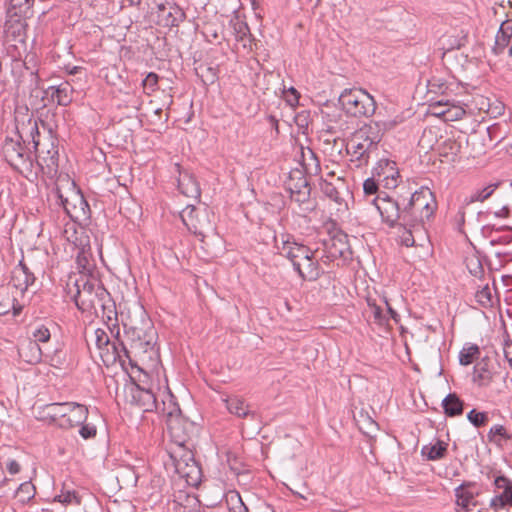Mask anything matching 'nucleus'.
Wrapping results in <instances>:
<instances>
[{"label": "nucleus", "mask_w": 512, "mask_h": 512, "mask_svg": "<svg viewBox=\"0 0 512 512\" xmlns=\"http://www.w3.org/2000/svg\"><path fill=\"white\" fill-rule=\"evenodd\" d=\"M25 111V113H21L20 111L16 112V130L12 136H6L2 145V152L6 161L12 167L21 172L32 171L34 166L31 152L27 151L24 146L25 141L31 140L33 143V149H37V146L39 145V128L37 120L28 113L27 108Z\"/></svg>", "instance_id": "nucleus-1"}, {"label": "nucleus", "mask_w": 512, "mask_h": 512, "mask_svg": "<svg viewBox=\"0 0 512 512\" xmlns=\"http://www.w3.org/2000/svg\"><path fill=\"white\" fill-rule=\"evenodd\" d=\"M372 203L382 217V220L391 227L399 219H402L407 224L409 222L408 215L418 210H420L421 221L428 220L433 215L436 207L433 193L428 188H421L419 191H415L402 211H400L399 203L389 196H377L372 200Z\"/></svg>", "instance_id": "nucleus-2"}, {"label": "nucleus", "mask_w": 512, "mask_h": 512, "mask_svg": "<svg viewBox=\"0 0 512 512\" xmlns=\"http://www.w3.org/2000/svg\"><path fill=\"white\" fill-rule=\"evenodd\" d=\"M125 334L130 342L131 352L134 353L135 356H138L144 362H151L152 365L158 363V335L157 331L149 320L144 321L140 327H129L125 331Z\"/></svg>", "instance_id": "nucleus-3"}, {"label": "nucleus", "mask_w": 512, "mask_h": 512, "mask_svg": "<svg viewBox=\"0 0 512 512\" xmlns=\"http://www.w3.org/2000/svg\"><path fill=\"white\" fill-rule=\"evenodd\" d=\"M88 408L76 402H55L47 404L43 409L44 420L65 430L72 429L87 421Z\"/></svg>", "instance_id": "nucleus-4"}, {"label": "nucleus", "mask_w": 512, "mask_h": 512, "mask_svg": "<svg viewBox=\"0 0 512 512\" xmlns=\"http://www.w3.org/2000/svg\"><path fill=\"white\" fill-rule=\"evenodd\" d=\"M380 141L378 127L369 123L354 133L347 146V151L359 162V165L367 164L370 155L378 149Z\"/></svg>", "instance_id": "nucleus-5"}, {"label": "nucleus", "mask_w": 512, "mask_h": 512, "mask_svg": "<svg viewBox=\"0 0 512 512\" xmlns=\"http://www.w3.org/2000/svg\"><path fill=\"white\" fill-rule=\"evenodd\" d=\"M339 103L347 114L354 117H369L376 110L374 97L361 88L345 89L339 96Z\"/></svg>", "instance_id": "nucleus-6"}, {"label": "nucleus", "mask_w": 512, "mask_h": 512, "mask_svg": "<svg viewBox=\"0 0 512 512\" xmlns=\"http://www.w3.org/2000/svg\"><path fill=\"white\" fill-rule=\"evenodd\" d=\"M29 81L31 96L40 98L41 102H44V99L48 97L61 106H67L72 102L73 88L69 82H62L57 86H49L47 89H40V78L38 74L34 72L29 73ZM45 105V103L42 104V106Z\"/></svg>", "instance_id": "nucleus-7"}, {"label": "nucleus", "mask_w": 512, "mask_h": 512, "mask_svg": "<svg viewBox=\"0 0 512 512\" xmlns=\"http://www.w3.org/2000/svg\"><path fill=\"white\" fill-rule=\"evenodd\" d=\"M20 355L27 363L38 364L44 360L56 368L62 367L66 362V353L59 342L56 343L53 350L30 342L27 349L20 350Z\"/></svg>", "instance_id": "nucleus-8"}, {"label": "nucleus", "mask_w": 512, "mask_h": 512, "mask_svg": "<svg viewBox=\"0 0 512 512\" xmlns=\"http://www.w3.org/2000/svg\"><path fill=\"white\" fill-rule=\"evenodd\" d=\"M276 247L279 254L292 263L294 270H299V265L303 258H307V255H311V249L309 247L285 235L281 236V243H278L276 239Z\"/></svg>", "instance_id": "nucleus-9"}, {"label": "nucleus", "mask_w": 512, "mask_h": 512, "mask_svg": "<svg viewBox=\"0 0 512 512\" xmlns=\"http://www.w3.org/2000/svg\"><path fill=\"white\" fill-rule=\"evenodd\" d=\"M167 428L175 447L187 446L191 435L196 430L193 422L186 419L182 414L167 421Z\"/></svg>", "instance_id": "nucleus-10"}, {"label": "nucleus", "mask_w": 512, "mask_h": 512, "mask_svg": "<svg viewBox=\"0 0 512 512\" xmlns=\"http://www.w3.org/2000/svg\"><path fill=\"white\" fill-rule=\"evenodd\" d=\"M126 399L132 405L144 412L159 409L155 394L150 389H144L137 384L130 385L126 390Z\"/></svg>", "instance_id": "nucleus-11"}, {"label": "nucleus", "mask_w": 512, "mask_h": 512, "mask_svg": "<svg viewBox=\"0 0 512 512\" xmlns=\"http://www.w3.org/2000/svg\"><path fill=\"white\" fill-rule=\"evenodd\" d=\"M372 175L387 189L396 188L400 176L396 162L389 159H380L374 166Z\"/></svg>", "instance_id": "nucleus-12"}, {"label": "nucleus", "mask_w": 512, "mask_h": 512, "mask_svg": "<svg viewBox=\"0 0 512 512\" xmlns=\"http://www.w3.org/2000/svg\"><path fill=\"white\" fill-rule=\"evenodd\" d=\"M480 493L481 488L477 483L463 482L454 490L457 506L465 512L471 511L478 505L476 498Z\"/></svg>", "instance_id": "nucleus-13"}, {"label": "nucleus", "mask_w": 512, "mask_h": 512, "mask_svg": "<svg viewBox=\"0 0 512 512\" xmlns=\"http://www.w3.org/2000/svg\"><path fill=\"white\" fill-rule=\"evenodd\" d=\"M495 495L490 500V506L500 510L512 506V481L505 476H498L494 480Z\"/></svg>", "instance_id": "nucleus-14"}, {"label": "nucleus", "mask_w": 512, "mask_h": 512, "mask_svg": "<svg viewBox=\"0 0 512 512\" xmlns=\"http://www.w3.org/2000/svg\"><path fill=\"white\" fill-rule=\"evenodd\" d=\"M157 19L158 24L163 27H178L184 21L185 13L178 5L168 2L158 5Z\"/></svg>", "instance_id": "nucleus-15"}, {"label": "nucleus", "mask_w": 512, "mask_h": 512, "mask_svg": "<svg viewBox=\"0 0 512 512\" xmlns=\"http://www.w3.org/2000/svg\"><path fill=\"white\" fill-rule=\"evenodd\" d=\"M322 245L328 261L341 258L348 251L347 236L342 232H335L327 239H323Z\"/></svg>", "instance_id": "nucleus-16"}, {"label": "nucleus", "mask_w": 512, "mask_h": 512, "mask_svg": "<svg viewBox=\"0 0 512 512\" xmlns=\"http://www.w3.org/2000/svg\"><path fill=\"white\" fill-rule=\"evenodd\" d=\"M36 163L43 170L46 167L50 172L57 171L58 167V149L54 141H51L49 147L44 149L41 143L34 149Z\"/></svg>", "instance_id": "nucleus-17"}, {"label": "nucleus", "mask_w": 512, "mask_h": 512, "mask_svg": "<svg viewBox=\"0 0 512 512\" xmlns=\"http://www.w3.org/2000/svg\"><path fill=\"white\" fill-rule=\"evenodd\" d=\"M35 281L34 274L29 270L26 264L21 260L13 269L11 282L13 286L21 293L25 292Z\"/></svg>", "instance_id": "nucleus-18"}, {"label": "nucleus", "mask_w": 512, "mask_h": 512, "mask_svg": "<svg viewBox=\"0 0 512 512\" xmlns=\"http://www.w3.org/2000/svg\"><path fill=\"white\" fill-rule=\"evenodd\" d=\"M315 251L311 250V255H307V258H303L299 265V270H295L303 280L315 281L319 278L321 270L318 262L315 260Z\"/></svg>", "instance_id": "nucleus-19"}, {"label": "nucleus", "mask_w": 512, "mask_h": 512, "mask_svg": "<svg viewBox=\"0 0 512 512\" xmlns=\"http://www.w3.org/2000/svg\"><path fill=\"white\" fill-rule=\"evenodd\" d=\"M169 455L176 473L188 467L195 460L192 451L187 446L174 447L170 450Z\"/></svg>", "instance_id": "nucleus-20"}, {"label": "nucleus", "mask_w": 512, "mask_h": 512, "mask_svg": "<svg viewBox=\"0 0 512 512\" xmlns=\"http://www.w3.org/2000/svg\"><path fill=\"white\" fill-rule=\"evenodd\" d=\"M131 351H129L126 346L122 343H116L110 341V349L108 351H105L103 362L105 363H114L116 361L120 362L121 364H124L126 359L131 362Z\"/></svg>", "instance_id": "nucleus-21"}, {"label": "nucleus", "mask_w": 512, "mask_h": 512, "mask_svg": "<svg viewBox=\"0 0 512 512\" xmlns=\"http://www.w3.org/2000/svg\"><path fill=\"white\" fill-rule=\"evenodd\" d=\"M178 188L186 197L199 199L201 195L200 187L196 179L189 173H183L178 180Z\"/></svg>", "instance_id": "nucleus-22"}, {"label": "nucleus", "mask_w": 512, "mask_h": 512, "mask_svg": "<svg viewBox=\"0 0 512 512\" xmlns=\"http://www.w3.org/2000/svg\"><path fill=\"white\" fill-rule=\"evenodd\" d=\"M227 410L237 417L254 416V412L249 410L245 401L238 396H231L224 399Z\"/></svg>", "instance_id": "nucleus-23"}, {"label": "nucleus", "mask_w": 512, "mask_h": 512, "mask_svg": "<svg viewBox=\"0 0 512 512\" xmlns=\"http://www.w3.org/2000/svg\"><path fill=\"white\" fill-rule=\"evenodd\" d=\"M445 105L447 107V111L437 113L442 116V120L445 122L458 121L466 115L464 106L458 101L445 100Z\"/></svg>", "instance_id": "nucleus-24"}, {"label": "nucleus", "mask_w": 512, "mask_h": 512, "mask_svg": "<svg viewBox=\"0 0 512 512\" xmlns=\"http://www.w3.org/2000/svg\"><path fill=\"white\" fill-rule=\"evenodd\" d=\"M442 407L447 416L455 417L463 413L464 402L456 393H449L442 400Z\"/></svg>", "instance_id": "nucleus-25"}, {"label": "nucleus", "mask_w": 512, "mask_h": 512, "mask_svg": "<svg viewBox=\"0 0 512 512\" xmlns=\"http://www.w3.org/2000/svg\"><path fill=\"white\" fill-rule=\"evenodd\" d=\"M494 286H490L488 283L481 287L475 293L476 302L483 308H491L497 301L496 296L493 293Z\"/></svg>", "instance_id": "nucleus-26"}, {"label": "nucleus", "mask_w": 512, "mask_h": 512, "mask_svg": "<svg viewBox=\"0 0 512 512\" xmlns=\"http://www.w3.org/2000/svg\"><path fill=\"white\" fill-rule=\"evenodd\" d=\"M320 186L321 191L324 193V195L331 199L332 201H334L339 206L338 210L347 207L345 199L343 198L339 188L336 185L328 182L327 180H323Z\"/></svg>", "instance_id": "nucleus-27"}, {"label": "nucleus", "mask_w": 512, "mask_h": 512, "mask_svg": "<svg viewBox=\"0 0 512 512\" xmlns=\"http://www.w3.org/2000/svg\"><path fill=\"white\" fill-rule=\"evenodd\" d=\"M447 450V444L443 441L437 440L434 444L424 445L421 449V453L428 460H439L444 457Z\"/></svg>", "instance_id": "nucleus-28"}, {"label": "nucleus", "mask_w": 512, "mask_h": 512, "mask_svg": "<svg viewBox=\"0 0 512 512\" xmlns=\"http://www.w3.org/2000/svg\"><path fill=\"white\" fill-rule=\"evenodd\" d=\"M156 410L166 418V422L170 418H175L182 414L178 404L175 402L174 397L171 394H168L166 398L162 400L161 406L159 405V409Z\"/></svg>", "instance_id": "nucleus-29"}, {"label": "nucleus", "mask_w": 512, "mask_h": 512, "mask_svg": "<svg viewBox=\"0 0 512 512\" xmlns=\"http://www.w3.org/2000/svg\"><path fill=\"white\" fill-rule=\"evenodd\" d=\"M177 474L181 478H184L186 483L190 486H196L201 479V470L195 460L191 462L188 467H185L183 470L177 472Z\"/></svg>", "instance_id": "nucleus-30"}, {"label": "nucleus", "mask_w": 512, "mask_h": 512, "mask_svg": "<svg viewBox=\"0 0 512 512\" xmlns=\"http://www.w3.org/2000/svg\"><path fill=\"white\" fill-rule=\"evenodd\" d=\"M50 327H54V324H37L33 327L31 331V337L33 339L32 343H36L41 346V344H46L51 339V330Z\"/></svg>", "instance_id": "nucleus-31"}, {"label": "nucleus", "mask_w": 512, "mask_h": 512, "mask_svg": "<svg viewBox=\"0 0 512 512\" xmlns=\"http://www.w3.org/2000/svg\"><path fill=\"white\" fill-rule=\"evenodd\" d=\"M497 186V184L492 183L481 189L474 190L469 196L465 197L464 203L469 205L474 202H483L492 195Z\"/></svg>", "instance_id": "nucleus-32"}, {"label": "nucleus", "mask_w": 512, "mask_h": 512, "mask_svg": "<svg viewBox=\"0 0 512 512\" xmlns=\"http://www.w3.org/2000/svg\"><path fill=\"white\" fill-rule=\"evenodd\" d=\"M92 340L99 350L101 358H104L105 351L110 349V338L104 329L97 328L93 331Z\"/></svg>", "instance_id": "nucleus-33"}, {"label": "nucleus", "mask_w": 512, "mask_h": 512, "mask_svg": "<svg viewBox=\"0 0 512 512\" xmlns=\"http://www.w3.org/2000/svg\"><path fill=\"white\" fill-rule=\"evenodd\" d=\"M487 437L490 442L499 446L502 445L503 442L511 439V435L508 433L507 429L500 424L493 425Z\"/></svg>", "instance_id": "nucleus-34"}, {"label": "nucleus", "mask_w": 512, "mask_h": 512, "mask_svg": "<svg viewBox=\"0 0 512 512\" xmlns=\"http://www.w3.org/2000/svg\"><path fill=\"white\" fill-rule=\"evenodd\" d=\"M35 496V486L31 481L22 482L15 491V497L22 504L29 502Z\"/></svg>", "instance_id": "nucleus-35"}, {"label": "nucleus", "mask_w": 512, "mask_h": 512, "mask_svg": "<svg viewBox=\"0 0 512 512\" xmlns=\"http://www.w3.org/2000/svg\"><path fill=\"white\" fill-rule=\"evenodd\" d=\"M23 22L20 19H10L5 22L4 25V33L5 37L9 40L12 39H21L23 34Z\"/></svg>", "instance_id": "nucleus-36"}, {"label": "nucleus", "mask_w": 512, "mask_h": 512, "mask_svg": "<svg viewBox=\"0 0 512 512\" xmlns=\"http://www.w3.org/2000/svg\"><path fill=\"white\" fill-rule=\"evenodd\" d=\"M479 353L480 350L476 344H467L459 353V363L463 366H468L474 361Z\"/></svg>", "instance_id": "nucleus-37"}, {"label": "nucleus", "mask_w": 512, "mask_h": 512, "mask_svg": "<svg viewBox=\"0 0 512 512\" xmlns=\"http://www.w3.org/2000/svg\"><path fill=\"white\" fill-rule=\"evenodd\" d=\"M52 195L56 198L57 203L63 207L64 211L68 215L72 216L73 213L76 212L77 205L76 204L71 205L69 197L65 196L63 194L62 189H61V187L59 185H57L52 190Z\"/></svg>", "instance_id": "nucleus-38"}, {"label": "nucleus", "mask_w": 512, "mask_h": 512, "mask_svg": "<svg viewBox=\"0 0 512 512\" xmlns=\"http://www.w3.org/2000/svg\"><path fill=\"white\" fill-rule=\"evenodd\" d=\"M367 305L369 307L370 313L373 316L375 323L379 325H384L388 321L387 313L384 312L381 306L376 304L375 300L372 298H367Z\"/></svg>", "instance_id": "nucleus-39"}, {"label": "nucleus", "mask_w": 512, "mask_h": 512, "mask_svg": "<svg viewBox=\"0 0 512 512\" xmlns=\"http://www.w3.org/2000/svg\"><path fill=\"white\" fill-rule=\"evenodd\" d=\"M465 263H466V267H467L469 273L472 276H474L476 278H481V276L484 273V269H483L482 262L477 255L472 254V255L467 256L465 259Z\"/></svg>", "instance_id": "nucleus-40"}, {"label": "nucleus", "mask_w": 512, "mask_h": 512, "mask_svg": "<svg viewBox=\"0 0 512 512\" xmlns=\"http://www.w3.org/2000/svg\"><path fill=\"white\" fill-rule=\"evenodd\" d=\"M54 500L63 505H77L80 503L76 492L66 488H63L61 492L54 497Z\"/></svg>", "instance_id": "nucleus-41"}, {"label": "nucleus", "mask_w": 512, "mask_h": 512, "mask_svg": "<svg viewBox=\"0 0 512 512\" xmlns=\"http://www.w3.org/2000/svg\"><path fill=\"white\" fill-rule=\"evenodd\" d=\"M289 189L291 192V199L297 203H305L310 197V188L307 180H302L301 189H294L292 186Z\"/></svg>", "instance_id": "nucleus-42"}, {"label": "nucleus", "mask_w": 512, "mask_h": 512, "mask_svg": "<svg viewBox=\"0 0 512 512\" xmlns=\"http://www.w3.org/2000/svg\"><path fill=\"white\" fill-rule=\"evenodd\" d=\"M402 117L396 116L393 119H387V120H379L375 122H371L372 125H376L380 131V139H382L384 133L386 131L394 129L397 125H399L402 122Z\"/></svg>", "instance_id": "nucleus-43"}, {"label": "nucleus", "mask_w": 512, "mask_h": 512, "mask_svg": "<svg viewBox=\"0 0 512 512\" xmlns=\"http://www.w3.org/2000/svg\"><path fill=\"white\" fill-rule=\"evenodd\" d=\"M467 419L474 427L479 428L486 424L489 417L487 412H479L476 409H472L467 413Z\"/></svg>", "instance_id": "nucleus-44"}, {"label": "nucleus", "mask_w": 512, "mask_h": 512, "mask_svg": "<svg viewBox=\"0 0 512 512\" xmlns=\"http://www.w3.org/2000/svg\"><path fill=\"white\" fill-rule=\"evenodd\" d=\"M195 212V207L191 204H188L180 213V218L186 228L190 231L196 230V225L193 220V214Z\"/></svg>", "instance_id": "nucleus-45"}, {"label": "nucleus", "mask_w": 512, "mask_h": 512, "mask_svg": "<svg viewBox=\"0 0 512 512\" xmlns=\"http://www.w3.org/2000/svg\"><path fill=\"white\" fill-rule=\"evenodd\" d=\"M473 381L478 386H487L491 381V374L484 367H481V368L475 367L474 372H473Z\"/></svg>", "instance_id": "nucleus-46"}, {"label": "nucleus", "mask_w": 512, "mask_h": 512, "mask_svg": "<svg viewBox=\"0 0 512 512\" xmlns=\"http://www.w3.org/2000/svg\"><path fill=\"white\" fill-rule=\"evenodd\" d=\"M512 40L510 36L504 35L502 32H497L495 37V45L493 52L495 55H499L504 52L505 48L510 46Z\"/></svg>", "instance_id": "nucleus-47"}, {"label": "nucleus", "mask_w": 512, "mask_h": 512, "mask_svg": "<svg viewBox=\"0 0 512 512\" xmlns=\"http://www.w3.org/2000/svg\"><path fill=\"white\" fill-rule=\"evenodd\" d=\"M66 183L70 187L72 196L79 203L80 210L83 212V214H86V212L89 210V206L87 201L84 199V196L80 193L79 190H76L74 182L67 181Z\"/></svg>", "instance_id": "nucleus-48"}, {"label": "nucleus", "mask_w": 512, "mask_h": 512, "mask_svg": "<svg viewBox=\"0 0 512 512\" xmlns=\"http://www.w3.org/2000/svg\"><path fill=\"white\" fill-rule=\"evenodd\" d=\"M78 426H81L79 429V435L85 440L92 439L97 434V428L92 423H87L85 421L80 423Z\"/></svg>", "instance_id": "nucleus-49"}, {"label": "nucleus", "mask_w": 512, "mask_h": 512, "mask_svg": "<svg viewBox=\"0 0 512 512\" xmlns=\"http://www.w3.org/2000/svg\"><path fill=\"white\" fill-rule=\"evenodd\" d=\"M158 83V75L156 73L150 72L146 75V77L142 80V85L147 94H150L156 90Z\"/></svg>", "instance_id": "nucleus-50"}, {"label": "nucleus", "mask_w": 512, "mask_h": 512, "mask_svg": "<svg viewBox=\"0 0 512 512\" xmlns=\"http://www.w3.org/2000/svg\"><path fill=\"white\" fill-rule=\"evenodd\" d=\"M126 485L136 486L138 482V474L133 468H125L120 474Z\"/></svg>", "instance_id": "nucleus-51"}, {"label": "nucleus", "mask_w": 512, "mask_h": 512, "mask_svg": "<svg viewBox=\"0 0 512 512\" xmlns=\"http://www.w3.org/2000/svg\"><path fill=\"white\" fill-rule=\"evenodd\" d=\"M428 88L433 93H444L447 89L446 82L442 78H432L428 81Z\"/></svg>", "instance_id": "nucleus-52"}, {"label": "nucleus", "mask_w": 512, "mask_h": 512, "mask_svg": "<svg viewBox=\"0 0 512 512\" xmlns=\"http://www.w3.org/2000/svg\"><path fill=\"white\" fill-rule=\"evenodd\" d=\"M378 183L376 177L372 175V177L367 178L363 183V191L365 195L372 196L374 195L378 190Z\"/></svg>", "instance_id": "nucleus-53"}, {"label": "nucleus", "mask_w": 512, "mask_h": 512, "mask_svg": "<svg viewBox=\"0 0 512 512\" xmlns=\"http://www.w3.org/2000/svg\"><path fill=\"white\" fill-rule=\"evenodd\" d=\"M486 133L491 141L496 140L498 143L504 139V136L500 134V127L497 124L487 127Z\"/></svg>", "instance_id": "nucleus-54"}, {"label": "nucleus", "mask_w": 512, "mask_h": 512, "mask_svg": "<svg viewBox=\"0 0 512 512\" xmlns=\"http://www.w3.org/2000/svg\"><path fill=\"white\" fill-rule=\"evenodd\" d=\"M429 110H430V113L433 116L442 119V116L438 115L437 113L438 112H446L447 111V107L445 105V101L444 100H439V101L431 103L429 105Z\"/></svg>", "instance_id": "nucleus-55"}, {"label": "nucleus", "mask_w": 512, "mask_h": 512, "mask_svg": "<svg viewBox=\"0 0 512 512\" xmlns=\"http://www.w3.org/2000/svg\"><path fill=\"white\" fill-rule=\"evenodd\" d=\"M399 238H400L401 244L406 247H411L415 243V240H414L411 230L405 229L403 234L400 235Z\"/></svg>", "instance_id": "nucleus-56"}, {"label": "nucleus", "mask_w": 512, "mask_h": 512, "mask_svg": "<svg viewBox=\"0 0 512 512\" xmlns=\"http://www.w3.org/2000/svg\"><path fill=\"white\" fill-rule=\"evenodd\" d=\"M286 93V101L288 102L289 105L295 106L296 104H298L299 93L294 87H290Z\"/></svg>", "instance_id": "nucleus-57"}, {"label": "nucleus", "mask_w": 512, "mask_h": 512, "mask_svg": "<svg viewBox=\"0 0 512 512\" xmlns=\"http://www.w3.org/2000/svg\"><path fill=\"white\" fill-rule=\"evenodd\" d=\"M498 31L502 32L506 36L512 37V21L511 20L504 21L500 25V28Z\"/></svg>", "instance_id": "nucleus-58"}, {"label": "nucleus", "mask_w": 512, "mask_h": 512, "mask_svg": "<svg viewBox=\"0 0 512 512\" xmlns=\"http://www.w3.org/2000/svg\"><path fill=\"white\" fill-rule=\"evenodd\" d=\"M6 468L11 475H15L20 472V465L16 460H9L6 464Z\"/></svg>", "instance_id": "nucleus-59"}, {"label": "nucleus", "mask_w": 512, "mask_h": 512, "mask_svg": "<svg viewBox=\"0 0 512 512\" xmlns=\"http://www.w3.org/2000/svg\"><path fill=\"white\" fill-rule=\"evenodd\" d=\"M193 502H194V504L192 505L191 508H189V509L184 508V510L182 512H201V506H200V503L198 502V500L194 498Z\"/></svg>", "instance_id": "nucleus-60"}, {"label": "nucleus", "mask_w": 512, "mask_h": 512, "mask_svg": "<svg viewBox=\"0 0 512 512\" xmlns=\"http://www.w3.org/2000/svg\"><path fill=\"white\" fill-rule=\"evenodd\" d=\"M383 302H384V304H385V306L387 308V313L390 314L391 318H393L395 321H397L398 320L397 319L398 318L397 312L390 307V305L388 304V302H387V300L385 298L383 299Z\"/></svg>", "instance_id": "nucleus-61"}, {"label": "nucleus", "mask_w": 512, "mask_h": 512, "mask_svg": "<svg viewBox=\"0 0 512 512\" xmlns=\"http://www.w3.org/2000/svg\"><path fill=\"white\" fill-rule=\"evenodd\" d=\"M232 512H248L247 507L243 504L241 499H239V504L232 508Z\"/></svg>", "instance_id": "nucleus-62"}, {"label": "nucleus", "mask_w": 512, "mask_h": 512, "mask_svg": "<svg viewBox=\"0 0 512 512\" xmlns=\"http://www.w3.org/2000/svg\"><path fill=\"white\" fill-rule=\"evenodd\" d=\"M505 358L508 361L510 367L512 368V345H509L505 349Z\"/></svg>", "instance_id": "nucleus-63"}, {"label": "nucleus", "mask_w": 512, "mask_h": 512, "mask_svg": "<svg viewBox=\"0 0 512 512\" xmlns=\"http://www.w3.org/2000/svg\"><path fill=\"white\" fill-rule=\"evenodd\" d=\"M250 3H251V7H252L253 11L255 12L256 16L260 18L261 17L260 14L257 13V10L260 7L258 0H250Z\"/></svg>", "instance_id": "nucleus-64"}]
</instances>
